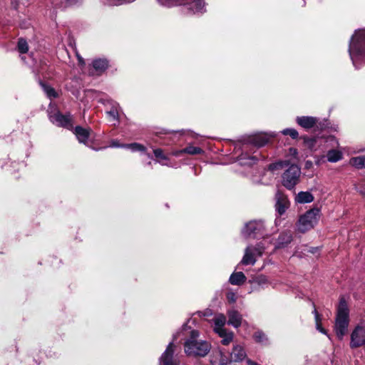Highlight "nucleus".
<instances>
[{
  "label": "nucleus",
  "mask_w": 365,
  "mask_h": 365,
  "mask_svg": "<svg viewBox=\"0 0 365 365\" xmlns=\"http://www.w3.org/2000/svg\"><path fill=\"white\" fill-rule=\"evenodd\" d=\"M81 0H66V2L69 5H73L81 2Z\"/></svg>",
  "instance_id": "nucleus-47"
},
{
  "label": "nucleus",
  "mask_w": 365,
  "mask_h": 365,
  "mask_svg": "<svg viewBox=\"0 0 365 365\" xmlns=\"http://www.w3.org/2000/svg\"><path fill=\"white\" fill-rule=\"evenodd\" d=\"M18 51L21 53H26L29 50V46L26 41L24 38H20L18 41Z\"/></svg>",
  "instance_id": "nucleus-34"
},
{
  "label": "nucleus",
  "mask_w": 365,
  "mask_h": 365,
  "mask_svg": "<svg viewBox=\"0 0 365 365\" xmlns=\"http://www.w3.org/2000/svg\"><path fill=\"white\" fill-rule=\"evenodd\" d=\"M318 250L317 247H312L309 250V252L312 253H315Z\"/></svg>",
  "instance_id": "nucleus-48"
},
{
  "label": "nucleus",
  "mask_w": 365,
  "mask_h": 365,
  "mask_svg": "<svg viewBox=\"0 0 365 365\" xmlns=\"http://www.w3.org/2000/svg\"><path fill=\"white\" fill-rule=\"evenodd\" d=\"M175 348L173 342L168 345L160 358L159 365H179V360L174 356Z\"/></svg>",
  "instance_id": "nucleus-10"
},
{
  "label": "nucleus",
  "mask_w": 365,
  "mask_h": 365,
  "mask_svg": "<svg viewBox=\"0 0 365 365\" xmlns=\"http://www.w3.org/2000/svg\"><path fill=\"white\" fill-rule=\"evenodd\" d=\"M91 132V130L89 128L76 126L74 133L80 143L86 145Z\"/></svg>",
  "instance_id": "nucleus-20"
},
{
  "label": "nucleus",
  "mask_w": 365,
  "mask_h": 365,
  "mask_svg": "<svg viewBox=\"0 0 365 365\" xmlns=\"http://www.w3.org/2000/svg\"><path fill=\"white\" fill-rule=\"evenodd\" d=\"M289 153L291 155L296 157L297 155V150L294 148H290L289 150Z\"/></svg>",
  "instance_id": "nucleus-44"
},
{
  "label": "nucleus",
  "mask_w": 365,
  "mask_h": 365,
  "mask_svg": "<svg viewBox=\"0 0 365 365\" xmlns=\"http://www.w3.org/2000/svg\"><path fill=\"white\" fill-rule=\"evenodd\" d=\"M256 282L260 285L262 286L264 284H266L267 283V279L264 276H259L256 279Z\"/></svg>",
  "instance_id": "nucleus-42"
},
{
  "label": "nucleus",
  "mask_w": 365,
  "mask_h": 365,
  "mask_svg": "<svg viewBox=\"0 0 365 365\" xmlns=\"http://www.w3.org/2000/svg\"><path fill=\"white\" fill-rule=\"evenodd\" d=\"M51 122L57 126L71 129L72 128V118L71 115H63L59 111L48 114Z\"/></svg>",
  "instance_id": "nucleus-9"
},
{
  "label": "nucleus",
  "mask_w": 365,
  "mask_h": 365,
  "mask_svg": "<svg viewBox=\"0 0 365 365\" xmlns=\"http://www.w3.org/2000/svg\"><path fill=\"white\" fill-rule=\"evenodd\" d=\"M334 142V144H333V146H334L335 145H339V143L337 141V140L333 137V136H329L327 138V142Z\"/></svg>",
  "instance_id": "nucleus-43"
},
{
  "label": "nucleus",
  "mask_w": 365,
  "mask_h": 365,
  "mask_svg": "<svg viewBox=\"0 0 365 365\" xmlns=\"http://www.w3.org/2000/svg\"><path fill=\"white\" fill-rule=\"evenodd\" d=\"M274 136L275 134L274 133H259L253 135L250 141L257 147H262L266 145L271 138H274Z\"/></svg>",
  "instance_id": "nucleus-17"
},
{
  "label": "nucleus",
  "mask_w": 365,
  "mask_h": 365,
  "mask_svg": "<svg viewBox=\"0 0 365 365\" xmlns=\"http://www.w3.org/2000/svg\"><path fill=\"white\" fill-rule=\"evenodd\" d=\"M110 147L125 148V144L120 143L117 140H112L110 141Z\"/></svg>",
  "instance_id": "nucleus-41"
},
{
  "label": "nucleus",
  "mask_w": 365,
  "mask_h": 365,
  "mask_svg": "<svg viewBox=\"0 0 365 365\" xmlns=\"http://www.w3.org/2000/svg\"><path fill=\"white\" fill-rule=\"evenodd\" d=\"M275 209L279 215H283L289 207V202L287 197L282 192L278 191L275 195Z\"/></svg>",
  "instance_id": "nucleus-14"
},
{
  "label": "nucleus",
  "mask_w": 365,
  "mask_h": 365,
  "mask_svg": "<svg viewBox=\"0 0 365 365\" xmlns=\"http://www.w3.org/2000/svg\"><path fill=\"white\" fill-rule=\"evenodd\" d=\"M349 164L357 169L365 168L364 155L351 158Z\"/></svg>",
  "instance_id": "nucleus-27"
},
{
  "label": "nucleus",
  "mask_w": 365,
  "mask_h": 365,
  "mask_svg": "<svg viewBox=\"0 0 365 365\" xmlns=\"http://www.w3.org/2000/svg\"><path fill=\"white\" fill-rule=\"evenodd\" d=\"M265 226L262 220H253L247 223L242 230L245 237H258L263 235Z\"/></svg>",
  "instance_id": "nucleus-8"
},
{
  "label": "nucleus",
  "mask_w": 365,
  "mask_h": 365,
  "mask_svg": "<svg viewBox=\"0 0 365 365\" xmlns=\"http://www.w3.org/2000/svg\"><path fill=\"white\" fill-rule=\"evenodd\" d=\"M349 309L346 301L341 299L336 317L335 331L336 336L341 339L346 334L349 326Z\"/></svg>",
  "instance_id": "nucleus-4"
},
{
  "label": "nucleus",
  "mask_w": 365,
  "mask_h": 365,
  "mask_svg": "<svg viewBox=\"0 0 365 365\" xmlns=\"http://www.w3.org/2000/svg\"><path fill=\"white\" fill-rule=\"evenodd\" d=\"M349 53L356 68L365 64V29L354 32L349 43Z\"/></svg>",
  "instance_id": "nucleus-1"
},
{
  "label": "nucleus",
  "mask_w": 365,
  "mask_h": 365,
  "mask_svg": "<svg viewBox=\"0 0 365 365\" xmlns=\"http://www.w3.org/2000/svg\"><path fill=\"white\" fill-rule=\"evenodd\" d=\"M288 165H289V163L287 160H285V161H279V162H277L275 163L271 164L269 165V169L271 170H277V169H281L284 166H287Z\"/></svg>",
  "instance_id": "nucleus-39"
},
{
  "label": "nucleus",
  "mask_w": 365,
  "mask_h": 365,
  "mask_svg": "<svg viewBox=\"0 0 365 365\" xmlns=\"http://www.w3.org/2000/svg\"><path fill=\"white\" fill-rule=\"evenodd\" d=\"M135 1V0H127V1H128V3L133 2V1Z\"/></svg>",
  "instance_id": "nucleus-50"
},
{
  "label": "nucleus",
  "mask_w": 365,
  "mask_h": 365,
  "mask_svg": "<svg viewBox=\"0 0 365 365\" xmlns=\"http://www.w3.org/2000/svg\"><path fill=\"white\" fill-rule=\"evenodd\" d=\"M227 299L230 303H235L236 302L237 297L234 292H229L227 294Z\"/></svg>",
  "instance_id": "nucleus-40"
},
{
  "label": "nucleus",
  "mask_w": 365,
  "mask_h": 365,
  "mask_svg": "<svg viewBox=\"0 0 365 365\" xmlns=\"http://www.w3.org/2000/svg\"><path fill=\"white\" fill-rule=\"evenodd\" d=\"M365 344V328L357 326L351 334L350 346L356 348Z\"/></svg>",
  "instance_id": "nucleus-11"
},
{
  "label": "nucleus",
  "mask_w": 365,
  "mask_h": 365,
  "mask_svg": "<svg viewBox=\"0 0 365 365\" xmlns=\"http://www.w3.org/2000/svg\"><path fill=\"white\" fill-rule=\"evenodd\" d=\"M360 192H361V195H363L364 196H365V187L361 188V189L360 190Z\"/></svg>",
  "instance_id": "nucleus-49"
},
{
  "label": "nucleus",
  "mask_w": 365,
  "mask_h": 365,
  "mask_svg": "<svg viewBox=\"0 0 365 365\" xmlns=\"http://www.w3.org/2000/svg\"><path fill=\"white\" fill-rule=\"evenodd\" d=\"M162 6L170 8L177 6H183L190 14H202L205 9L203 0H156Z\"/></svg>",
  "instance_id": "nucleus-3"
},
{
  "label": "nucleus",
  "mask_w": 365,
  "mask_h": 365,
  "mask_svg": "<svg viewBox=\"0 0 365 365\" xmlns=\"http://www.w3.org/2000/svg\"><path fill=\"white\" fill-rule=\"evenodd\" d=\"M220 337L222 338V344L223 345H228L230 344L234 338V334L232 331H229L226 329L223 330H220L219 332L217 333Z\"/></svg>",
  "instance_id": "nucleus-23"
},
{
  "label": "nucleus",
  "mask_w": 365,
  "mask_h": 365,
  "mask_svg": "<svg viewBox=\"0 0 365 365\" xmlns=\"http://www.w3.org/2000/svg\"><path fill=\"white\" fill-rule=\"evenodd\" d=\"M254 339L257 342L262 344H267L268 342V339L267 336L262 331H257L254 334Z\"/></svg>",
  "instance_id": "nucleus-32"
},
{
  "label": "nucleus",
  "mask_w": 365,
  "mask_h": 365,
  "mask_svg": "<svg viewBox=\"0 0 365 365\" xmlns=\"http://www.w3.org/2000/svg\"><path fill=\"white\" fill-rule=\"evenodd\" d=\"M212 365H229L231 364L229 356H227L221 350L213 351L210 356Z\"/></svg>",
  "instance_id": "nucleus-15"
},
{
  "label": "nucleus",
  "mask_w": 365,
  "mask_h": 365,
  "mask_svg": "<svg viewBox=\"0 0 365 365\" xmlns=\"http://www.w3.org/2000/svg\"><path fill=\"white\" fill-rule=\"evenodd\" d=\"M148 158H151L150 155V154H148Z\"/></svg>",
  "instance_id": "nucleus-52"
},
{
  "label": "nucleus",
  "mask_w": 365,
  "mask_h": 365,
  "mask_svg": "<svg viewBox=\"0 0 365 365\" xmlns=\"http://www.w3.org/2000/svg\"><path fill=\"white\" fill-rule=\"evenodd\" d=\"M99 102L104 105L110 106V109L106 112L110 120L118 121L120 106L119 104L110 98H101Z\"/></svg>",
  "instance_id": "nucleus-13"
},
{
  "label": "nucleus",
  "mask_w": 365,
  "mask_h": 365,
  "mask_svg": "<svg viewBox=\"0 0 365 365\" xmlns=\"http://www.w3.org/2000/svg\"><path fill=\"white\" fill-rule=\"evenodd\" d=\"M245 280L246 277L242 272L232 273L229 279V282L233 285H240L243 284Z\"/></svg>",
  "instance_id": "nucleus-24"
},
{
  "label": "nucleus",
  "mask_w": 365,
  "mask_h": 365,
  "mask_svg": "<svg viewBox=\"0 0 365 365\" xmlns=\"http://www.w3.org/2000/svg\"><path fill=\"white\" fill-rule=\"evenodd\" d=\"M267 242V238H264L256 247L252 246L247 247L241 263L244 265L255 264L256 262V257H260L262 255L263 252L267 249L265 245Z\"/></svg>",
  "instance_id": "nucleus-6"
},
{
  "label": "nucleus",
  "mask_w": 365,
  "mask_h": 365,
  "mask_svg": "<svg viewBox=\"0 0 365 365\" xmlns=\"http://www.w3.org/2000/svg\"><path fill=\"white\" fill-rule=\"evenodd\" d=\"M304 143L306 146H307L309 149L314 150L316 149V144L317 143L318 139L315 138H304Z\"/></svg>",
  "instance_id": "nucleus-35"
},
{
  "label": "nucleus",
  "mask_w": 365,
  "mask_h": 365,
  "mask_svg": "<svg viewBox=\"0 0 365 365\" xmlns=\"http://www.w3.org/2000/svg\"><path fill=\"white\" fill-rule=\"evenodd\" d=\"M296 121L299 125L304 129L313 128L317 123V118L312 116H301L296 118Z\"/></svg>",
  "instance_id": "nucleus-18"
},
{
  "label": "nucleus",
  "mask_w": 365,
  "mask_h": 365,
  "mask_svg": "<svg viewBox=\"0 0 365 365\" xmlns=\"http://www.w3.org/2000/svg\"><path fill=\"white\" fill-rule=\"evenodd\" d=\"M182 153H185V151H183V149L175 150L172 153L173 155L174 156H180Z\"/></svg>",
  "instance_id": "nucleus-46"
},
{
  "label": "nucleus",
  "mask_w": 365,
  "mask_h": 365,
  "mask_svg": "<svg viewBox=\"0 0 365 365\" xmlns=\"http://www.w3.org/2000/svg\"><path fill=\"white\" fill-rule=\"evenodd\" d=\"M173 338L175 339L177 338V335H174Z\"/></svg>",
  "instance_id": "nucleus-51"
},
{
  "label": "nucleus",
  "mask_w": 365,
  "mask_h": 365,
  "mask_svg": "<svg viewBox=\"0 0 365 365\" xmlns=\"http://www.w3.org/2000/svg\"><path fill=\"white\" fill-rule=\"evenodd\" d=\"M40 85L43 88V91L49 98H55L58 97V94L56 91L51 86L43 83V82H40Z\"/></svg>",
  "instance_id": "nucleus-29"
},
{
  "label": "nucleus",
  "mask_w": 365,
  "mask_h": 365,
  "mask_svg": "<svg viewBox=\"0 0 365 365\" xmlns=\"http://www.w3.org/2000/svg\"><path fill=\"white\" fill-rule=\"evenodd\" d=\"M247 358V353L243 345L235 344L229 354V359L231 363L242 362Z\"/></svg>",
  "instance_id": "nucleus-12"
},
{
  "label": "nucleus",
  "mask_w": 365,
  "mask_h": 365,
  "mask_svg": "<svg viewBox=\"0 0 365 365\" xmlns=\"http://www.w3.org/2000/svg\"><path fill=\"white\" fill-rule=\"evenodd\" d=\"M240 160H242L241 163L243 165H252L256 163L257 158L256 156L242 157Z\"/></svg>",
  "instance_id": "nucleus-38"
},
{
  "label": "nucleus",
  "mask_w": 365,
  "mask_h": 365,
  "mask_svg": "<svg viewBox=\"0 0 365 365\" xmlns=\"http://www.w3.org/2000/svg\"><path fill=\"white\" fill-rule=\"evenodd\" d=\"M76 56H77V58L78 61V63L82 66H84L85 61H84L83 58L78 53H76Z\"/></svg>",
  "instance_id": "nucleus-45"
},
{
  "label": "nucleus",
  "mask_w": 365,
  "mask_h": 365,
  "mask_svg": "<svg viewBox=\"0 0 365 365\" xmlns=\"http://www.w3.org/2000/svg\"><path fill=\"white\" fill-rule=\"evenodd\" d=\"M125 148L130 149L132 152H140L143 153H146V148L144 145L137 143L125 144Z\"/></svg>",
  "instance_id": "nucleus-28"
},
{
  "label": "nucleus",
  "mask_w": 365,
  "mask_h": 365,
  "mask_svg": "<svg viewBox=\"0 0 365 365\" xmlns=\"http://www.w3.org/2000/svg\"><path fill=\"white\" fill-rule=\"evenodd\" d=\"M313 314H314V318H315L316 329L319 332H321L325 335H327V331L321 325V317L315 308L313 310Z\"/></svg>",
  "instance_id": "nucleus-31"
},
{
  "label": "nucleus",
  "mask_w": 365,
  "mask_h": 365,
  "mask_svg": "<svg viewBox=\"0 0 365 365\" xmlns=\"http://www.w3.org/2000/svg\"><path fill=\"white\" fill-rule=\"evenodd\" d=\"M284 135H289L292 138L295 139L298 137L299 133L297 130L294 128H286L282 131Z\"/></svg>",
  "instance_id": "nucleus-37"
},
{
  "label": "nucleus",
  "mask_w": 365,
  "mask_h": 365,
  "mask_svg": "<svg viewBox=\"0 0 365 365\" xmlns=\"http://www.w3.org/2000/svg\"><path fill=\"white\" fill-rule=\"evenodd\" d=\"M212 321L214 323V331L215 333L219 332L220 330L225 329V325L226 324V317L224 314H216Z\"/></svg>",
  "instance_id": "nucleus-21"
},
{
  "label": "nucleus",
  "mask_w": 365,
  "mask_h": 365,
  "mask_svg": "<svg viewBox=\"0 0 365 365\" xmlns=\"http://www.w3.org/2000/svg\"><path fill=\"white\" fill-rule=\"evenodd\" d=\"M102 3L109 6H119L128 3L127 0H101Z\"/></svg>",
  "instance_id": "nucleus-36"
},
{
  "label": "nucleus",
  "mask_w": 365,
  "mask_h": 365,
  "mask_svg": "<svg viewBox=\"0 0 365 365\" xmlns=\"http://www.w3.org/2000/svg\"><path fill=\"white\" fill-rule=\"evenodd\" d=\"M153 153L155 156L158 159V163H160L163 165H168V164L164 161L168 160V158L163 153V150L160 148L155 149L153 150Z\"/></svg>",
  "instance_id": "nucleus-30"
},
{
  "label": "nucleus",
  "mask_w": 365,
  "mask_h": 365,
  "mask_svg": "<svg viewBox=\"0 0 365 365\" xmlns=\"http://www.w3.org/2000/svg\"><path fill=\"white\" fill-rule=\"evenodd\" d=\"M183 151H185V153L190 155H197L203 153V150L200 148L193 145H189L183 149Z\"/></svg>",
  "instance_id": "nucleus-33"
},
{
  "label": "nucleus",
  "mask_w": 365,
  "mask_h": 365,
  "mask_svg": "<svg viewBox=\"0 0 365 365\" xmlns=\"http://www.w3.org/2000/svg\"><path fill=\"white\" fill-rule=\"evenodd\" d=\"M314 197L313 195L309 192H299L295 196V202L299 204H305L312 202L314 200Z\"/></svg>",
  "instance_id": "nucleus-22"
},
{
  "label": "nucleus",
  "mask_w": 365,
  "mask_h": 365,
  "mask_svg": "<svg viewBox=\"0 0 365 365\" xmlns=\"http://www.w3.org/2000/svg\"><path fill=\"white\" fill-rule=\"evenodd\" d=\"M319 217L320 210L319 208H313L307 211L299 218L297 224L298 231L304 233L312 229L317 224Z\"/></svg>",
  "instance_id": "nucleus-5"
},
{
  "label": "nucleus",
  "mask_w": 365,
  "mask_h": 365,
  "mask_svg": "<svg viewBox=\"0 0 365 365\" xmlns=\"http://www.w3.org/2000/svg\"><path fill=\"white\" fill-rule=\"evenodd\" d=\"M93 66L97 72L102 73L108 68V63L106 59H96L93 61Z\"/></svg>",
  "instance_id": "nucleus-26"
},
{
  "label": "nucleus",
  "mask_w": 365,
  "mask_h": 365,
  "mask_svg": "<svg viewBox=\"0 0 365 365\" xmlns=\"http://www.w3.org/2000/svg\"><path fill=\"white\" fill-rule=\"evenodd\" d=\"M300 174V168L296 165H291L282 175V185L289 190L293 189L299 181Z\"/></svg>",
  "instance_id": "nucleus-7"
},
{
  "label": "nucleus",
  "mask_w": 365,
  "mask_h": 365,
  "mask_svg": "<svg viewBox=\"0 0 365 365\" xmlns=\"http://www.w3.org/2000/svg\"><path fill=\"white\" fill-rule=\"evenodd\" d=\"M292 235L290 231L282 232L277 240L274 242V249H279L285 247L291 242Z\"/></svg>",
  "instance_id": "nucleus-19"
},
{
  "label": "nucleus",
  "mask_w": 365,
  "mask_h": 365,
  "mask_svg": "<svg viewBox=\"0 0 365 365\" xmlns=\"http://www.w3.org/2000/svg\"><path fill=\"white\" fill-rule=\"evenodd\" d=\"M200 334L197 330H192L189 337L184 342V350L189 356L204 357L210 352L211 344L205 340L199 338Z\"/></svg>",
  "instance_id": "nucleus-2"
},
{
  "label": "nucleus",
  "mask_w": 365,
  "mask_h": 365,
  "mask_svg": "<svg viewBox=\"0 0 365 365\" xmlns=\"http://www.w3.org/2000/svg\"><path fill=\"white\" fill-rule=\"evenodd\" d=\"M343 153L339 150L331 149L327 153V160L330 163H336L342 159Z\"/></svg>",
  "instance_id": "nucleus-25"
},
{
  "label": "nucleus",
  "mask_w": 365,
  "mask_h": 365,
  "mask_svg": "<svg viewBox=\"0 0 365 365\" xmlns=\"http://www.w3.org/2000/svg\"><path fill=\"white\" fill-rule=\"evenodd\" d=\"M228 321L227 324L234 328L240 327L244 322L242 314L235 309H230L227 311Z\"/></svg>",
  "instance_id": "nucleus-16"
}]
</instances>
